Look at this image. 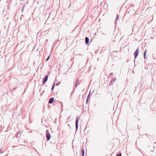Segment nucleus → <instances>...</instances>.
Returning a JSON list of instances; mask_svg holds the SVG:
<instances>
[{"label": "nucleus", "instance_id": "nucleus-1", "mask_svg": "<svg viewBox=\"0 0 156 156\" xmlns=\"http://www.w3.org/2000/svg\"><path fill=\"white\" fill-rule=\"evenodd\" d=\"M46 136L47 139V140L48 141L50 139L51 135L50 133L49 132L48 130H47L46 133Z\"/></svg>", "mask_w": 156, "mask_h": 156}, {"label": "nucleus", "instance_id": "nucleus-2", "mask_svg": "<svg viewBox=\"0 0 156 156\" xmlns=\"http://www.w3.org/2000/svg\"><path fill=\"white\" fill-rule=\"evenodd\" d=\"M48 76L47 75H46L44 78L43 80V84H44L48 80Z\"/></svg>", "mask_w": 156, "mask_h": 156}, {"label": "nucleus", "instance_id": "nucleus-3", "mask_svg": "<svg viewBox=\"0 0 156 156\" xmlns=\"http://www.w3.org/2000/svg\"><path fill=\"white\" fill-rule=\"evenodd\" d=\"M78 117H77V118L76 119V123H75L76 128V130H77L78 127Z\"/></svg>", "mask_w": 156, "mask_h": 156}, {"label": "nucleus", "instance_id": "nucleus-4", "mask_svg": "<svg viewBox=\"0 0 156 156\" xmlns=\"http://www.w3.org/2000/svg\"><path fill=\"white\" fill-rule=\"evenodd\" d=\"M138 54V48H137L134 53V55L135 56V58H136Z\"/></svg>", "mask_w": 156, "mask_h": 156}, {"label": "nucleus", "instance_id": "nucleus-5", "mask_svg": "<svg viewBox=\"0 0 156 156\" xmlns=\"http://www.w3.org/2000/svg\"><path fill=\"white\" fill-rule=\"evenodd\" d=\"M117 80V79L116 78H114L112 79L110 82L109 83V85H111L112 83H113L115 81Z\"/></svg>", "mask_w": 156, "mask_h": 156}, {"label": "nucleus", "instance_id": "nucleus-6", "mask_svg": "<svg viewBox=\"0 0 156 156\" xmlns=\"http://www.w3.org/2000/svg\"><path fill=\"white\" fill-rule=\"evenodd\" d=\"M85 40L86 44H88L89 42V38L88 37H86L85 38Z\"/></svg>", "mask_w": 156, "mask_h": 156}, {"label": "nucleus", "instance_id": "nucleus-7", "mask_svg": "<svg viewBox=\"0 0 156 156\" xmlns=\"http://www.w3.org/2000/svg\"><path fill=\"white\" fill-rule=\"evenodd\" d=\"M80 84L79 81L77 80L75 84V88H76V87Z\"/></svg>", "mask_w": 156, "mask_h": 156}, {"label": "nucleus", "instance_id": "nucleus-8", "mask_svg": "<svg viewBox=\"0 0 156 156\" xmlns=\"http://www.w3.org/2000/svg\"><path fill=\"white\" fill-rule=\"evenodd\" d=\"M54 100V98L53 97L52 98H51L49 101L48 103L49 104H51L53 102Z\"/></svg>", "mask_w": 156, "mask_h": 156}, {"label": "nucleus", "instance_id": "nucleus-9", "mask_svg": "<svg viewBox=\"0 0 156 156\" xmlns=\"http://www.w3.org/2000/svg\"><path fill=\"white\" fill-rule=\"evenodd\" d=\"M84 150L83 149H82L81 150V153L82 154V156H84Z\"/></svg>", "mask_w": 156, "mask_h": 156}, {"label": "nucleus", "instance_id": "nucleus-10", "mask_svg": "<svg viewBox=\"0 0 156 156\" xmlns=\"http://www.w3.org/2000/svg\"><path fill=\"white\" fill-rule=\"evenodd\" d=\"M119 16L118 14H117V16H116V18L115 19V24L116 23L118 19H119Z\"/></svg>", "mask_w": 156, "mask_h": 156}, {"label": "nucleus", "instance_id": "nucleus-11", "mask_svg": "<svg viewBox=\"0 0 156 156\" xmlns=\"http://www.w3.org/2000/svg\"><path fill=\"white\" fill-rule=\"evenodd\" d=\"M5 151V150H4L2 148H1L0 149V153H2Z\"/></svg>", "mask_w": 156, "mask_h": 156}, {"label": "nucleus", "instance_id": "nucleus-12", "mask_svg": "<svg viewBox=\"0 0 156 156\" xmlns=\"http://www.w3.org/2000/svg\"><path fill=\"white\" fill-rule=\"evenodd\" d=\"M146 50H145L144 51V58L145 59L146 58Z\"/></svg>", "mask_w": 156, "mask_h": 156}, {"label": "nucleus", "instance_id": "nucleus-13", "mask_svg": "<svg viewBox=\"0 0 156 156\" xmlns=\"http://www.w3.org/2000/svg\"><path fill=\"white\" fill-rule=\"evenodd\" d=\"M90 93H89V94H88V96H87V101H88V100L89 99V97H90Z\"/></svg>", "mask_w": 156, "mask_h": 156}, {"label": "nucleus", "instance_id": "nucleus-14", "mask_svg": "<svg viewBox=\"0 0 156 156\" xmlns=\"http://www.w3.org/2000/svg\"><path fill=\"white\" fill-rule=\"evenodd\" d=\"M54 87H55V82L54 83L52 86V88H51L52 90L54 89Z\"/></svg>", "mask_w": 156, "mask_h": 156}, {"label": "nucleus", "instance_id": "nucleus-15", "mask_svg": "<svg viewBox=\"0 0 156 156\" xmlns=\"http://www.w3.org/2000/svg\"><path fill=\"white\" fill-rule=\"evenodd\" d=\"M50 56H49L48 58H47L46 60V61H47L49 59V58H50Z\"/></svg>", "mask_w": 156, "mask_h": 156}, {"label": "nucleus", "instance_id": "nucleus-16", "mask_svg": "<svg viewBox=\"0 0 156 156\" xmlns=\"http://www.w3.org/2000/svg\"><path fill=\"white\" fill-rule=\"evenodd\" d=\"M116 156H121V154H118Z\"/></svg>", "mask_w": 156, "mask_h": 156}, {"label": "nucleus", "instance_id": "nucleus-17", "mask_svg": "<svg viewBox=\"0 0 156 156\" xmlns=\"http://www.w3.org/2000/svg\"><path fill=\"white\" fill-rule=\"evenodd\" d=\"M113 74V73H110L109 75V76H112Z\"/></svg>", "mask_w": 156, "mask_h": 156}, {"label": "nucleus", "instance_id": "nucleus-18", "mask_svg": "<svg viewBox=\"0 0 156 156\" xmlns=\"http://www.w3.org/2000/svg\"><path fill=\"white\" fill-rule=\"evenodd\" d=\"M59 83H57V84H56V86H58V85H59Z\"/></svg>", "mask_w": 156, "mask_h": 156}, {"label": "nucleus", "instance_id": "nucleus-19", "mask_svg": "<svg viewBox=\"0 0 156 156\" xmlns=\"http://www.w3.org/2000/svg\"><path fill=\"white\" fill-rule=\"evenodd\" d=\"M19 133H18L17 134H18Z\"/></svg>", "mask_w": 156, "mask_h": 156}]
</instances>
